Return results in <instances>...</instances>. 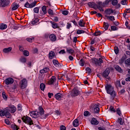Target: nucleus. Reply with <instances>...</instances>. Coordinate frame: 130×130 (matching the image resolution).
Instances as JSON below:
<instances>
[{
	"label": "nucleus",
	"mask_w": 130,
	"mask_h": 130,
	"mask_svg": "<svg viewBox=\"0 0 130 130\" xmlns=\"http://www.w3.org/2000/svg\"><path fill=\"white\" fill-rule=\"evenodd\" d=\"M19 84L20 85L21 89H25V88L27 87V79L24 78L21 80Z\"/></svg>",
	"instance_id": "39448f33"
},
{
	"label": "nucleus",
	"mask_w": 130,
	"mask_h": 130,
	"mask_svg": "<svg viewBox=\"0 0 130 130\" xmlns=\"http://www.w3.org/2000/svg\"><path fill=\"white\" fill-rule=\"evenodd\" d=\"M105 89L107 93L111 92L114 90V87L111 85V84H107L105 85Z\"/></svg>",
	"instance_id": "0eeeda50"
},
{
	"label": "nucleus",
	"mask_w": 130,
	"mask_h": 130,
	"mask_svg": "<svg viewBox=\"0 0 130 130\" xmlns=\"http://www.w3.org/2000/svg\"><path fill=\"white\" fill-rule=\"evenodd\" d=\"M111 30H112V31H116V30H117V29H118V28L116 27V26H112L111 27Z\"/></svg>",
	"instance_id": "e2e57ef3"
},
{
	"label": "nucleus",
	"mask_w": 130,
	"mask_h": 130,
	"mask_svg": "<svg viewBox=\"0 0 130 130\" xmlns=\"http://www.w3.org/2000/svg\"><path fill=\"white\" fill-rule=\"evenodd\" d=\"M73 125L75 127L79 126V121H78V119H76L73 122Z\"/></svg>",
	"instance_id": "c756f323"
},
{
	"label": "nucleus",
	"mask_w": 130,
	"mask_h": 130,
	"mask_svg": "<svg viewBox=\"0 0 130 130\" xmlns=\"http://www.w3.org/2000/svg\"><path fill=\"white\" fill-rule=\"evenodd\" d=\"M88 6L89 8H91L92 9H94V10L97 9V4H96L94 2H89L88 3Z\"/></svg>",
	"instance_id": "ddd939ff"
},
{
	"label": "nucleus",
	"mask_w": 130,
	"mask_h": 130,
	"mask_svg": "<svg viewBox=\"0 0 130 130\" xmlns=\"http://www.w3.org/2000/svg\"><path fill=\"white\" fill-rule=\"evenodd\" d=\"M34 12L36 14H38L39 13V8L36 7L34 9Z\"/></svg>",
	"instance_id": "3c124183"
},
{
	"label": "nucleus",
	"mask_w": 130,
	"mask_h": 130,
	"mask_svg": "<svg viewBox=\"0 0 130 130\" xmlns=\"http://www.w3.org/2000/svg\"><path fill=\"white\" fill-rule=\"evenodd\" d=\"M62 98V94H61V93H56L55 95V98L56 99V100H58L59 101Z\"/></svg>",
	"instance_id": "6ab92c4d"
},
{
	"label": "nucleus",
	"mask_w": 130,
	"mask_h": 130,
	"mask_svg": "<svg viewBox=\"0 0 130 130\" xmlns=\"http://www.w3.org/2000/svg\"><path fill=\"white\" fill-rule=\"evenodd\" d=\"M85 71H86V72H87L88 74H91V73H92V70H91V69H90V68L88 67L85 69Z\"/></svg>",
	"instance_id": "052dcab7"
},
{
	"label": "nucleus",
	"mask_w": 130,
	"mask_h": 130,
	"mask_svg": "<svg viewBox=\"0 0 130 130\" xmlns=\"http://www.w3.org/2000/svg\"><path fill=\"white\" fill-rule=\"evenodd\" d=\"M6 117L7 118H11V114L10 113V111L8 110L6 108H5V115Z\"/></svg>",
	"instance_id": "412c9836"
},
{
	"label": "nucleus",
	"mask_w": 130,
	"mask_h": 130,
	"mask_svg": "<svg viewBox=\"0 0 130 130\" xmlns=\"http://www.w3.org/2000/svg\"><path fill=\"white\" fill-rule=\"evenodd\" d=\"M117 0H112V5L113 6H116V5H117Z\"/></svg>",
	"instance_id": "13d9d810"
},
{
	"label": "nucleus",
	"mask_w": 130,
	"mask_h": 130,
	"mask_svg": "<svg viewBox=\"0 0 130 130\" xmlns=\"http://www.w3.org/2000/svg\"><path fill=\"white\" fill-rule=\"evenodd\" d=\"M40 88L42 91H44L45 89V84L43 83H41L40 85Z\"/></svg>",
	"instance_id": "e433bc0d"
},
{
	"label": "nucleus",
	"mask_w": 130,
	"mask_h": 130,
	"mask_svg": "<svg viewBox=\"0 0 130 130\" xmlns=\"http://www.w3.org/2000/svg\"><path fill=\"white\" fill-rule=\"evenodd\" d=\"M8 28V25L5 23H1L0 25V29L1 30H5V29Z\"/></svg>",
	"instance_id": "4be33fe9"
},
{
	"label": "nucleus",
	"mask_w": 130,
	"mask_h": 130,
	"mask_svg": "<svg viewBox=\"0 0 130 130\" xmlns=\"http://www.w3.org/2000/svg\"><path fill=\"white\" fill-rule=\"evenodd\" d=\"M49 72V68L48 67H45L43 69H42L40 71V74L42 75H43L44 74H46Z\"/></svg>",
	"instance_id": "4468645a"
},
{
	"label": "nucleus",
	"mask_w": 130,
	"mask_h": 130,
	"mask_svg": "<svg viewBox=\"0 0 130 130\" xmlns=\"http://www.w3.org/2000/svg\"><path fill=\"white\" fill-rule=\"evenodd\" d=\"M38 22H39V19L36 18L31 21V24H32V25H35V24H36V23H38Z\"/></svg>",
	"instance_id": "4c0bfd02"
},
{
	"label": "nucleus",
	"mask_w": 130,
	"mask_h": 130,
	"mask_svg": "<svg viewBox=\"0 0 130 130\" xmlns=\"http://www.w3.org/2000/svg\"><path fill=\"white\" fill-rule=\"evenodd\" d=\"M36 5H37V1H34V2L30 4L29 3V2H27L24 5V7L28 9H32V8L36 7Z\"/></svg>",
	"instance_id": "7ed1b4c3"
},
{
	"label": "nucleus",
	"mask_w": 130,
	"mask_h": 130,
	"mask_svg": "<svg viewBox=\"0 0 130 130\" xmlns=\"http://www.w3.org/2000/svg\"><path fill=\"white\" fill-rule=\"evenodd\" d=\"M118 122H119L121 125H122V124H123V121H122V118H119L118 119Z\"/></svg>",
	"instance_id": "8fccbe9b"
},
{
	"label": "nucleus",
	"mask_w": 130,
	"mask_h": 130,
	"mask_svg": "<svg viewBox=\"0 0 130 130\" xmlns=\"http://www.w3.org/2000/svg\"><path fill=\"white\" fill-rule=\"evenodd\" d=\"M18 88V83L17 82H14L13 84V86L12 87L13 90H15V89H17Z\"/></svg>",
	"instance_id": "c03bdc74"
},
{
	"label": "nucleus",
	"mask_w": 130,
	"mask_h": 130,
	"mask_svg": "<svg viewBox=\"0 0 130 130\" xmlns=\"http://www.w3.org/2000/svg\"><path fill=\"white\" fill-rule=\"evenodd\" d=\"M70 28H72V24L68 22L67 25V29H70Z\"/></svg>",
	"instance_id": "338daca9"
},
{
	"label": "nucleus",
	"mask_w": 130,
	"mask_h": 130,
	"mask_svg": "<svg viewBox=\"0 0 130 130\" xmlns=\"http://www.w3.org/2000/svg\"><path fill=\"white\" fill-rule=\"evenodd\" d=\"M4 82L6 85H12L14 83V79L10 77L5 79Z\"/></svg>",
	"instance_id": "9b49d317"
},
{
	"label": "nucleus",
	"mask_w": 130,
	"mask_h": 130,
	"mask_svg": "<svg viewBox=\"0 0 130 130\" xmlns=\"http://www.w3.org/2000/svg\"><path fill=\"white\" fill-rule=\"evenodd\" d=\"M80 93V90L77 89V88H74L71 92V96L72 97H76V96L79 95Z\"/></svg>",
	"instance_id": "6e6552de"
},
{
	"label": "nucleus",
	"mask_w": 130,
	"mask_h": 130,
	"mask_svg": "<svg viewBox=\"0 0 130 130\" xmlns=\"http://www.w3.org/2000/svg\"><path fill=\"white\" fill-rule=\"evenodd\" d=\"M106 18L107 20H110V21H115V18L113 16H107L106 15Z\"/></svg>",
	"instance_id": "bb28decb"
},
{
	"label": "nucleus",
	"mask_w": 130,
	"mask_h": 130,
	"mask_svg": "<svg viewBox=\"0 0 130 130\" xmlns=\"http://www.w3.org/2000/svg\"><path fill=\"white\" fill-rule=\"evenodd\" d=\"M125 64L126 66H127V67L130 66V58L127 59L125 61Z\"/></svg>",
	"instance_id": "a19ab883"
},
{
	"label": "nucleus",
	"mask_w": 130,
	"mask_h": 130,
	"mask_svg": "<svg viewBox=\"0 0 130 130\" xmlns=\"http://www.w3.org/2000/svg\"><path fill=\"white\" fill-rule=\"evenodd\" d=\"M49 115V114H44L42 116H41V118H42V119H45Z\"/></svg>",
	"instance_id": "a18cd8bd"
},
{
	"label": "nucleus",
	"mask_w": 130,
	"mask_h": 130,
	"mask_svg": "<svg viewBox=\"0 0 130 130\" xmlns=\"http://www.w3.org/2000/svg\"><path fill=\"white\" fill-rule=\"evenodd\" d=\"M114 52L116 54H118V52H119V50L118 49V47H114Z\"/></svg>",
	"instance_id": "603ef678"
},
{
	"label": "nucleus",
	"mask_w": 130,
	"mask_h": 130,
	"mask_svg": "<svg viewBox=\"0 0 130 130\" xmlns=\"http://www.w3.org/2000/svg\"><path fill=\"white\" fill-rule=\"evenodd\" d=\"M38 114H39V116L41 117L44 114V110L42 107H39V112H38Z\"/></svg>",
	"instance_id": "dca6fc26"
},
{
	"label": "nucleus",
	"mask_w": 130,
	"mask_h": 130,
	"mask_svg": "<svg viewBox=\"0 0 130 130\" xmlns=\"http://www.w3.org/2000/svg\"><path fill=\"white\" fill-rule=\"evenodd\" d=\"M60 130H67V127H65L64 125H61L60 126Z\"/></svg>",
	"instance_id": "774afa93"
},
{
	"label": "nucleus",
	"mask_w": 130,
	"mask_h": 130,
	"mask_svg": "<svg viewBox=\"0 0 130 130\" xmlns=\"http://www.w3.org/2000/svg\"><path fill=\"white\" fill-rule=\"evenodd\" d=\"M116 112L119 116H121V111H120V109H119V108L117 109Z\"/></svg>",
	"instance_id": "4d7b16f0"
},
{
	"label": "nucleus",
	"mask_w": 130,
	"mask_h": 130,
	"mask_svg": "<svg viewBox=\"0 0 130 130\" xmlns=\"http://www.w3.org/2000/svg\"><path fill=\"white\" fill-rule=\"evenodd\" d=\"M11 128L13 130H19V127L18 126L15 124H12L11 125Z\"/></svg>",
	"instance_id": "f704fd0d"
},
{
	"label": "nucleus",
	"mask_w": 130,
	"mask_h": 130,
	"mask_svg": "<svg viewBox=\"0 0 130 130\" xmlns=\"http://www.w3.org/2000/svg\"><path fill=\"white\" fill-rule=\"evenodd\" d=\"M42 10L44 13V15H45V14L47 13V12L46 11V6H43L42 8Z\"/></svg>",
	"instance_id": "37998d69"
},
{
	"label": "nucleus",
	"mask_w": 130,
	"mask_h": 130,
	"mask_svg": "<svg viewBox=\"0 0 130 130\" xmlns=\"http://www.w3.org/2000/svg\"><path fill=\"white\" fill-rule=\"evenodd\" d=\"M104 28L105 30H108V28H109V24L107 22H104Z\"/></svg>",
	"instance_id": "473e14b6"
},
{
	"label": "nucleus",
	"mask_w": 130,
	"mask_h": 130,
	"mask_svg": "<svg viewBox=\"0 0 130 130\" xmlns=\"http://www.w3.org/2000/svg\"><path fill=\"white\" fill-rule=\"evenodd\" d=\"M84 33H85L84 30H78L77 31V34H83Z\"/></svg>",
	"instance_id": "69168bd1"
},
{
	"label": "nucleus",
	"mask_w": 130,
	"mask_h": 130,
	"mask_svg": "<svg viewBox=\"0 0 130 130\" xmlns=\"http://www.w3.org/2000/svg\"><path fill=\"white\" fill-rule=\"evenodd\" d=\"M52 62H53L54 66H55V67H56L57 65V64L58 63V61L57 60H55V59H53L52 61Z\"/></svg>",
	"instance_id": "bf43d9fd"
},
{
	"label": "nucleus",
	"mask_w": 130,
	"mask_h": 130,
	"mask_svg": "<svg viewBox=\"0 0 130 130\" xmlns=\"http://www.w3.org/2000/svg\"><path fill=\"white\" fill-rule=\"evenodd\" d=\"M21 119L24 123H26V124H28L29 125H32V124H34L32 119H31L29 116H24L21 118Z\"/></svg>",
	"instance_id": "f257e3e1"
},
{
	"label": "nucleus",
	"mask_w": 130,
	"mask_h": 130,
	"mask_svg": "<svg viewBox=\"0 0 130 130\" xmlns=\"http://www.w3.org/2000/svg\"><path fill=\"white\" fill-rule=\"evenodd\" d=\"M23 55L25 56H29V52L27 50H24L23 51Z\"/></svg>",
	"instance_id": "5fc2aeb1"
},
{
	"label": "nucleus",
	"mask_w": 130,
	"mask_h": 130,
	"mask_svg": "<svg viewBox=\"0 0 130 130\" xmlns=\"http://www.w3.org/2000/svg\"><path fill=\"white\" fill-rule=\"evenodd\" d=\"M6 109L4 110H0V116H5Z\"/></svg>",
	"instance_id": "ea45409f"
},
{
	"label": "nucleus",
	"mask_w": 130,
	"mask_h": 130,
	"mask_svg": "<svg viewBox=\"0 0 130 130\" xmlns=\"http://www.w3.org/2000/svg\"><path fill=\"white\" fill-rule=\"evenodd\" d=\"M49 39L52 42H54L55 41H56V36L53 34H52L49 36Z\"/></svg>",
	"instance_id": "f3484780"
},
{
	"label": "nucleus",
	"mask_w": 130,
	"mask_h": 130,
	"mask_svg": "<svg viewBox=\"0 0 130 130\" xmlns=\"http://www.w3.org/2000/svg\"><path fill=\"white\" fill-rule=\"evenodd\" d=\"M17 109L18 111H22V105L18 104L17 106Z\"/></svg>",
	"instance_id": "6e6d98bb"
},
{
	"label": "nucleus",
	"mask_w": 130,
	"mask_h": 130,
	"mask_svg": "<svg viewBox=\"0 0 130 130\" xmlns=\"http://www.w3.org/2000/svg\"><path fill=\"white\" fill-rule=\"evenodd\" d=\"M62 14L63 15H64V16H67V15H69V11H67V10H64L62 12Z\"/></svg>",
	"instance_id": "680f3d73"
},
{
	"label": "nucleus",
	"mask_w": 130,
	"mask_h": 130,
	"mask_svg": "<svg viewBox=\"0 0 130 130\" xmlns=\"http://www.w3.org/2000/svg\"><path fill=\"white\" fill-rule=\"evenodd\" d=\"M86 23H85V21L83 20H80L79 21V25L80 26V27H85V24Z\"/></svg>",
	"instance_id": "2f4dec72"
},
{
	"label": "nucleus",
	"mask_w": 130,
	"mask_h": 130,
	"mask_svg": "<svg viewBox=\"0 0 130 130\" xmlns=\"http://www.w3.org/2000/svg\"><path fill=\"white\" fill-rule=\"evenodd\" d=\"M79 64L81 67H84V66H85V60L83 59H80Z\"/></svg>",
	"instance_id": "c9c22d12"
},
{
	"label": "nucleus",
	"mask_w": 130,
	"mask_h": 130,
	"mask_svg": "<svg viewBox=\"0 0 130 130\" xmlns=\"http://www.w3.org/2000/svg\"><path fill=\"white\" fill-rule=\"evenodd\" d=\"M107 94H109V95H110V98L111 100H114V99L116 97V92L114 90H112V91H110L109 92H108Z\"/></svg>",
	"instance_id": "1a4fd4ad"
},
{
	"label": "nucleus",
	"mask_w": 130,
	"mask_h": 130,
	"mask_svg": "<svg viewBox=\"0 0 130 130\" xmlns=\"http://www.w3.org/2000/svg\"><path fill=\"white\" fill-rule=\"evenodd\" d=\"M55 81H56V77H55V76H52V77L48 81V84L53 85Z\"/></svg>",
	"instance_id": "f8f14e48"
},
{
	"label": "nucleus",
	"mask_w": 130,
	"mask_h": 130,
	"mask_svg": "<svg viewBox=\"0 0 130 130\" xmlns=\"http://www.w3.org/2000/svg\"><path fill=\"white\" fill-rule=\"evenodd\" d=\"M26 40L28 42L32 43V42L34 41V38L32 37V38H27Z\"/></svg>",
	"instance_id": "09e8293b"
},
{
	"label": "nucleus",
	"mask_w": 130,
	"mask_h": 130,
	"mask_svg": "<svg viewBox=\"0 0 130 130\" xmlns=\"http://www.w3.org/2000/svg\"><path fill=\"white\" fill-rule=\"evenodd\" d=\"M105 13V17H106V16H110L111 14H113L114 11L111 8H108L105 10L104 11Z\"/></svg>",
	"instance_id": "9d476101"
},
{
	"label": "nucleus",
	"mask_w": 130,
	"mask_h": 130,
	"mask_svg": "<svg viewBox=\"0 0 130 130\" xmlns=\"http://www.w3.org/2000/svg\"><path fill=\"white\" fill-rule=\"evenodd\" d=\"M20 61H21V62L25 63V62L27 61V59H26V58H25L24 57H21V58H20Z\"/></svg>",
	"instance_id": "58836bf2"
},
{
	"label": "nucleus",
	"mask_w": 130,
	"mask_h": 130,
	"mask_svg": "<svg viewBox=\"0 0 130 130\" xmlns=\"http://www.w3.org/2000/svg\"><path fill=\"white\" fill-rule=\"evenodd\" d=\"M91 60L93 62V63H94L96 64V66H99L100 67H101V64L103 63V60H102V58H100L98 59L97 58H92L91 59Z\"/></svg>",
	"instance_id": "f03ea898"
},
{
	"label": "nucleus",
	"mask_w": 130,
	"mask_h": 130,
	"mask_svg": "<svg viewBox=\"0 0 130 130\" xmlns=\"http://www.w3.org/2000/svg\"><path fill=\"white\" fill-rule=\"evenodd\" d=\"M90 123H91L92 124H93L94 125H98V124H99V121L97 120V119H96L94 117H93L91 118Z\"/></svg>",
	"instance_id": "2eb2a0df"
},
{
	"label": "nucleus",
	"mask_w": 130,
	"mask_h": 130,
	"mask_svg": "<svg viewBox=\"0 0 130 130\" xmlns=\"http://www.w3.org/2000/svg\"><path fill=\"white\" fill-rule=\"evenodd\" d=\"M67 51L68 53H69L70 54H73L75 53V50H74V49L70 48H67Z\"/></svg>",
	"instance_id": "b1692460"
},
{
	"label": "nucleus",
	"mask_w": 130,
	"mask_h": 130,
	"mask_svg": "<svg viewBox=\"0 0 130 130\" xmlns=\"http://www.w3.org/2000/svg\"><path fill=\"white\" fill-rule=\"evenodd\" d=\"M12 48L11 47H9L7 48H5L3 49V52L4 53H9V52H11L12 51Z\"/></svg>",
	"instance_id": "aec40b11"
},
{
	"label": "nucleus",
	"mask_w": 130,
	"mask_h": 130,
	"mask_svg": "<svg viewBox=\"0 0 130 130\" xmlns=\"http://www.w3.org/2000/svg\"><path fill=\"white\" fill-rule=\"evenodd\" d=\"M2 96H3V98H4V99H5V100H7L8 96H7V95L6 94L5 92H3Z\"/></svg>",
	"instance_id": "de8ad7c7"
},
{
	"label": "nucleus",
	"mask_w": 130,
	"mask_h": 130,
	"mask_svg": "<svg viewBox=\"0 0 130 130\" xmlns=\"http://www.w3.org/2000/svg\"><path fill=\"white\" fill-rule=\"evenodd\" d=\"M30 115H31V116H34V117L35 118L36 117H39L38 112L37 111H32L31 113H30Z\"/></svg>",
	"instance_id": "a211bd4d"
},
{
	"label": "nucleus",
	"mask_w": 130,
	"mask_h": 130,
	"mask_svg": "<svg viewBox=\"0 0 130 130\" xmlns=\"http://www.w3.org/2000/svg\"><path fill=\"white\" fill-rule=\"evenodd\" d=\"M115 85L116 88H121V85H120V81L119 80L116 81L115 82Z\"/></svg>",
	"instance_id": "7c9ffc66"
},
{
	"label": "nucleus",
	"mask_w": 130,
	"mask_h": 130,
	"mask_svg": "<svg viewBox=\"0 0 130 130\" xmlns=\"http://www.w3.org/2000/svg\"><path fill=\"white\" fill-rule=\"evenodd\" d=\"M104 7H105V4L102 2H99L97 5L96 9L98 8H103Z\"/></svg>",
	"instance_id": "cd10ccee"
},
{
	"label": "nucleus",
	"mask_w": 130,
	"mask_h": 130,
	"mask_svg": "<svg viewBox=\"0 0 130 130\" xmlns=\"http://www.w3.org/2000/svg\"><path fill=\"white\" fill-rule=\"evenodd\" d=\"M48 13L49 14V15L53 16V10H51V9H49V10H48Z\"/></svg>",
	"instance_id": "49530a36"
},
{
	"label": "nucleus",
	"mask_w": 130,
	"mask_h": 130,
	"mask_svg": "<svg viewBox=\"0 0 130 130\" xmlns=\"http://www.w3.org/2000/svg\"><path fill=\"white\" fill-rule=\"evenodd\" d=\"M109 74H110V69L107 68L105 71L103 72L102 75L104 78H106L108 80H110V77L109 76Z\"/></svg>",
	"instance_id": "20e7f679"
},
{
	"label": "nucleus",
	"mask_w": 130,
	"mask_h": 130,
	"mask_svg": "<svg viewBox=\"0 0 130 130\" xmlns=\"http://www.w3.org/2000/svg\"><path fill=\"white\" fill-rule=\"evenodd\" d=\"M55 56V53L53 51H51L49 53V58H50V59H52L53 57Z\"/></svg>",
	"instance_id": "393cba45"
},
{
	"label": "nucleus",
	"mask_w": 130,
	"mask_h": 130,
	"mask_svg": "<svg viewBox=\"0 0 130 130\" xmlns=\"http://www.w3.org/2000/svg\"><path fill=\"white\" fill-rule=\"evenodd\" d=\"M93 36H99V35H101V32L100 31H95L93 34Z\"/></svg>",
	"instance_id": "864d4df0"
},
{
	"label": "nucleus",
	"mask_w": 130,
	"mask_h": 130,
	"mask_svg": "<svg viewBox=\"0 0 130 130\" xmlns=\"http://www.w3.org/2000/svg\"><path fill=\"white\" fill-rule=\"evenodd\" d=\"M114 68L115 70L117 71V72H119V73H122L123 71L121 68H120V67L117 65H115Z\"/></svg>",
	"instance_id": "a878e982"
},
{
	"label": "nucleus",
	"mask_w": 130,
	"mask_h": 130,
	"mask_svg": "<svg viewBox=\"0 0 130 130\" xmlns=\"http://www.w3.org/2000/svg\"><path fill=\"white\" fill-rule=\"evenodd\" d=\"M2 3L4 6H8L10 4V0H2Z\"/></svg>",
	"instance_id": "c85d7f7f"
},
{
	"label": "nucleus",
	"mask_w": 130,
	"mask_h": 130,
	"mask_svg": "<svg viewBox=\"0 0 130 130\" xmlns=\"http://www.w3.org/2000/svg\"><path fill=\"white\" fill-rule=\"evenodd\" d=\"M126 2H127V0H123L121 2V4L123 6H125V5H127V4H126Z\"/></svg>",
	"instance_id": "0e129e2a"
},
{
	"label": "nucleus",
	"mask_w": 130,
	"mask_h": 130,
	"mask_svg": "<svg viewBox=\"0 0 130 130\" xmlns=\"http://www.w3.org/2000/svg\"><path fill=\"white\" fill-rule=\"evenodd\" d=\"M100 110V109H99V107H96L94 108L93 112H94V113H98L99 112Z\"/></svg>",
	"instance_id": "79ce46f5"
},
{
	"label": "nucleus",
	"mask_w": 130,
	"mask_h": 130,
	"mask_svg": "<svg viewBox=\"0 0 130 130\" xmlns=\"http://www.w3.org/2000/svg\"><path fill=\"white\" fill-rule=\"evenodd\" d=\"M7 110L10 111L11 113H15L17 110L16 107L13 105H10L8 107L6 108Z\"/></svg>",
	"instance_id": "423d86ee"
},
{
	"label": "nucleus",
	"mask_w": 130,
	"mask_h": 130,
	"mask_svg": "<svg viewBox=\"0 0 130 130\" xmlns=\"http://www.w3.org/2000/svg\"><path fill=\"white\" fill-rule=\"evenodd\" d=\"M52 24V27L53 28V29H57V28H58V26L57 25V23H54L53 22H51Z\"/></svg>",
	"instance_id": "72a5a7b5"
},
{
	"label": "nucleus",
	"mask_w": 130,
	"mask_h": 130,
	"mask_svg": "<svg viewBox=\"0 0 130 130\" xmlns=\"http://www.w3.org/2000/svg\"><path fill=\"white\" fill-rule=\"evenodd\" d=\"M12 11H16V10H17V9L19 8V6L18 4L14 3L12 4Z\"/></svg>",
	"instance_id": "5701e85b"
}]
</instances>
